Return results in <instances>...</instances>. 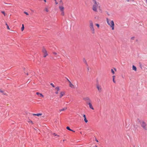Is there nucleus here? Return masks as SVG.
<instances>
[{
	"mask_svg": "<svg viewBox=\"0 0 147 147\" xmlns=\"http://www.w3.org/2000/svg\"><path fill=\"white\" fill-rule=\"evenodd\" d=\"M50 85L52 86L53 87H55L53 83H51Z\"/></svg>",
	"mask_w": 147,
	"mask_h": 147,
	"instance_id": "28",
	"label": "nucleus"
},
{
	"mask_svg": "<svg viewBox=\"0 0 147 147\" xmlns=\"http://www.w3.org/2000/svg\"><path fill=\"white\" fill-rule=\"evenodd\" d=\"M83 99L86 101V104L92 102L91 100L88 97H85L83 98Z\"/></svg>",
	"mask_w": 147,
	"mask_h": 147,
	"instance_id": "7",
	"label": "nucleus"
},
{
	"mask_svg": "<svg viewBox=\"0 0 147 147\" xmlns=\"http://www.w3.org/2000/svg\"><path fill=\"white\" fill-rule=\"evenodd\" d=\"M112 77H113V82L114 83H116V81L115 80V76L114 75V76H113Z\"/></svg>",
	"mask_w": 147,
	"mask_h": 147,
	"instance_id": "15",
	"label": "nucleus"
},
{
	"mask_svg": "<svg viewBox=\"0 0 147 147\" xmlns=\"http://www.w3.org/2000/svg\"><path fill=\"white\" fill-rule=\"evenodd\" d=\"M96 25L98 28H99L100 26L98 24H96Z\"/></svg>",
	"mask_w": 147,
	"mask_h": 147,
	"instance_id": "29",
	"label": "nucleus"
},
{
	"mask_svg": "<svg viewBox=\"0 0 147 147\" xmlns=\"http://www.w3.org/2000/svg\"><path fill=\"white\" fill-rule=\"evenodd\" d=\"M95 140H96V142H98V140L97 139H95Z\"/></svg>",
	"mask_w": 147,
	"mask_h": 147,
	"instance_id": "35",
	"label": "nucleus"
},
{
	"mask_svg": "<svg viewBox=\"0 0 147 147\" xmlns=\"http://www.w3.org/2000/svg\"><path fill=\"white\" fill-rule=\"evenodd\" d=\"M53 54L55 55H57V53L56 52H53Z\"/></svg>",
	"mask_w": 147,
	"mask_h": 147,
	"instance_id": "30",
	"label": "nucleus"
},
{
	"mask_svg": "<svg viewBox=\"0 0 147 147\" xmlns=\"http://www.w3.org/2000/svg\"><path fill=\"white\" fill-rule=\"evenodd\" d=\"M32 115L34 116H39L42 115V113H37V114H33Z\"/></svg>",
	"mask_w": 147,
	"mask_h": 147,
	"instance_id": "12",
	"label": "nucleus"
},
{
	"mask_svg": "<svg viewBox=\"0 0 147 147\" xmlns=\"http://www.w3.org/2000/svg\"><path fill=\"white\" fill-rule=\"evenodd\" d=\"M22 27L21 28V30L22 31H23L24 29V25L23 24H22Z\"/></svg>",
	"mask_w": 147,
	"mask_h": 147,
	"instance_id": "19",
	"label": "nucleus"
},
{
	"mask_svg": "<svg viewBox=\"0 0 147 147\" xmlns=\"http://www.w3.org/2000/svg\"><path fill=\"white\" fill-rule=\"evenodd\" d=\"M55 1V4H56L57 5L58 4V3L56 1Z\"/></svg>",
	"mask_w": 147,
	"mask_h": 147,
	"instance_id": "36",
	"label": "nucleus"
},
{
	"mask_svg": "<svg viewBox=\"0 0 147 147\" xmlns=\"http://www.w3.org/2000/svg\"><path fill=\"white\" fill-rule=\"evenodd\" d=\"M28 122H30L32 123H33V122L31 120H29V121H28Z\"/></svg>",
	"mask_w": 147,
	"mask_h": 147,
	"instance_id": "31",
	"label": "nucleus"
},
{
	"mask_svg": "<svg viewBox=\"0 0 147 147\" xmlns=\"http://www.w3.org/2000/svg\"><path fill=\"white\" fill-rule=\"evenodd\" d=\"M67 80L69 82V81H69V80L67 78Z\"/></svg>",
	"mask_w": 147,
	"mask_h": 147,
	"instance_id": "37",
	"label": "nucleus"
},
{
	"mask_svg": "<svg viewBox=\"0 0 147 147\" xmlns=\"http://www.w3.org/2000/svg\"><path fill=\"white\" fill-rule=\"evenodd\" d=\"M107 22L108 25L111 28L112 30H113L115 29V24L113 20H111L108 18H106Z\"/></svg>",
	"mask_w": 147,
	"mask_h": 147,
	"instance_id": "2",
	"label": "nucleus"
},
{
	"mask_svg": "<svg viewBox=\"0 0 147 147\" xmlns=\"http://www.w3.org/2000/svg\"><path fill=\"white\" fill-rule=\"evenodd\" d=\"M24 13H25V14L26 15H28H28H29L28 13L27 12H26L25 11V12H24Z\"/></svg>",
	"mask_w": 147,
	"mask_h": 147,
	"instance_id": "27",
	"label": "nucleus"
},
{
	"mask_svg": "<svg viewBox=\"0 0 147 147\" xmlns=\"http://www.w3.org/2000/svg\"><path fill=\"white\" fill-rule=\"evenodd\" d=\"M131 0H126L127 1V2H129L130 1H131ZM132 1H134V0H132Z\"/></svg>",
	"mask_w": 147,
	"mask_h": 147,
	"instance_id": "32",
	"label": "nucleus"
},
{
	"mask_svg": "<svg viewBox=\"0 0 147 147\" xmlns=\"http://www.w3.org/2000/svg\"><path fill=\"white\" fill-rule=\"evenodd\" d=\"M132 69L135 71H136L137 69L136 67L134 65L132 66Z\"/></svg>",
	"mask_w": 147,
	"mask_h": 147,
	"instance_id": "16",
	"label": "nucleus"
},
{
	"mask_svg": "<svg viewBox=\"0 0 147 147\" xmlns=\"http://www.w3.org/2000/svg\"><path fill=\"white\" fill-rule=\"evenodd\" d=\"M59 8L61 12V15L62 16H64L65 15L64 7L63 6H59Z\"/></svg>",
	"mask_w": 147,
	"mask_h": 147,
	"instance_id": "5",
	"label": "nucleus"
},
{
	"mask_svg": "<svg viewBox=\"0 0 147 147\" xmlns=\"http://www.w3.org/2000/svg\"><path fill=\"white\" fill-rule=\"evenodd\" d=\"M45 10L47 12H48L49 11V10H48V8L47 7H46L45 8Z\"/></svg>",
	"mask_w": 147,
	"mask_h": 147,
	"instance_id": "24",
	"label": "nucleus"
},
{
	"mask_svg": "<svg viewBox=\"0 0 147 147\" xmlns=\"http://www.w3.org/2000/svg\"><path fill=\"white\" fill-rule=\"evenodd\" d=\"M6 26H7V29H8V30H10V28H9L8 25V24H7V23H6V24H5Z\"/></svg>",
	"mask_w": 147,
	"mask_h": 147,
	"instance_id": "22",
	"label": "nucleus"
},
{
	"mask_svg": "<svg viewBox=\"0 0 147 147\" xmlns=\"http://www.w3.org/2000/svg\"><path fill=\"white\" fill-rule=\"evenodd\" d=\"M27 75H28V73H27Z\"/></svg>",
	"mask_w": 147,
	"mask_h": 147,
	"instance_id": "45",
	"label": "nucleus"
},
{
	"mask_svg": "<svg viewBox=\"0 0 147 147\" xmlns=\"http://www.w3.org/2000/svg\"><path fill=\"white\" fill-rule=\"evenodd\" d=\"M60 3H62V1L61 0H60Z\"/></svg>",
	"mask_w": 147,
	"mask_h": 147,
	"instance_id": "40",
	"label": "nucleus"
},
{
	"mask_svg": "<svg viewBox=\"0 0 147 147\" xmlns=\"http://www.w3.org/2000/svg\"><path fill=\"white\" fill-rule=\"evenodd\" d=\"M65 94V92L63 91H61L60 92V96L59 98H61V97L63 96Z\"/></svg>",
	"mask_w": 147,
	"mask_h": 147,
	"instance_id": "11",
	"label": "nucleus"
},
{
	"mask_svg": "<svg viewBox=\"0 0 147 147\" xmlns=\"http://www.w3.org/2000/svg\"><path fill=\"white\" fill-rule=\"evenodd\" d=\"M96 88L98 91L99 92H101L102 91V88L99 85H97L96 86Z\"/></svg>",
	"mask_w": 147,
	"mask_h": 147,
	"instance_id": "8",
	"label": "nucleus"
},
{
	"mask_svg": "<svg viewBox=\"0 0 147 147\" xmlns=\"http://www.w3.org/2000/svg\"><path fill=\"white\" fill-rule=\"evenodd\" d=\"M89 22V27L90 30L92 34H94L95 33V30L94 28L93 22L92 21H90Z\"/></svg>",
	"mask_w": 147,
	"mask_h": 147,
	"instance_id": "4",
	"label": "nucleus"
},
{
	"mask_svg": "<svg viewBox=\"0 0 147 147\" xmlns=\"http://www.w3.org/2000/svg\"><path fill=\"white\" fill-rule=\"evenodd\" d=\"M55 89L57 90V91H59L60 90L59 87V86H57L55 88Z\"/></svg>",
	"mask_w": 147,
	"mask_h": 147,
	"instance_id": "20",
	"label": "nucleus"
},
{
	"mask_svg": "<svg viewBox=\"0 0 147 147\" xmlns=\"http://www.w3.org/2000/svg\"><path fill=\"white\" fill-rule=\"evenodd\" d=\"M93 1L94 4L93 5L92 9L94 11L97 12L98 8H100V5L99 3L96 0H93Z\"/></svg>",
	"mask_w": 147,
	"mask_h": 147,
	"instance_id": "1",
	"label": "nucleus"
},
{
	"mask_svg": "<svg viewBox=\"0 0 147 147\" xmlns=\"http://www.w3.org/2000/svg\"><path fill=\"white\" fill-rule=\"evenodd\" d=\"M58 91H57V92H55V93L56 94H57L58 93Z\"/></svg>",
	"mask_w": 147,
	"mask_h": 147,
	"instance_id": "34",
	"label": "nucleus"
},
{
	"mask_svg": "<svg viewBox=\"0 0 147 147\" xmlns=\"http://www.w3.org/2000/svg\"><path fill=\"white\" fill-rule=\"evenodd\" d=\"M55 1H56V0H54Z\"/></svg>",
	"mask_w": 147,
	"mask_h": 147,
	"instance_id": "44",
	"label": "nucleus"
},
{
	"mask_svg": "<svg viewBox=\"0 0 147 147\" xmlns=\"http://www.w3.org/2000/svg\"><path fill=\"white\" fill-rule=\"evenodd\" d=\"M83 117H84V120L85 121V122L86 123H87L88 122V120L86 119V115H83Z\"/></svg>",
	"mask_w": 147,
	"mask_h": 147,
	"instance_id": "13",
	"label": "nucleus"
},
{
	"mask_svg": "<svg viewBox=\"0 0 147 147\" xmlns=\"http://www.w3.org/2000/svg\"><path fill=\"white\" fill-rule=\"evenodd\" d=\"M45 2H46V0H43Z\"/></svg>",
	"mask_w": 147,
	"mask_h": 147,
	"instance_id": "41",
	"label": "nucleus"
},
{
	"mask_svg": "<svg viewBox=\"0 0 147 147\" xmlns=\"http://www.w3.org/2000/svg\"><path fill=\"white\" fill-rule=\"evenodd\" d=\"M53 135L54 136H57V134H55V133H53Z\"/></svg>",
	"mask_w": 147,
	"mask_h": 147,
	"instance_id": "33",
	"label": "nucleus"
},
{
	"mask_svg": "<svg viewBox=\"0 0 147 147\" xmlns=\"http://www.w3.org/2000/svg\"><path fill=\"white\" fill-rule=\"evenodd\" d=\"M69 86L73 89H74L75 88V87L72 84L70 81H69Z\"/></svg>",
	"mask_w": 147,
	"mask_h": 147,
	"instance_id": "10",
	"label": "nucleus"
},
{
	"mask_svg": "<svg viewBox=\"0 0 147 147\" xmlns=\"http://www.w3.org/2000/svg\"><path fill=\"white\" fill-rule=\"evenodd\" d=\"M56 136L57 137H59V135H57V136Z\"/></svg>",
	"mask_w": 147,
	"mask_h": 147,
	"instance_id": "39",
	"label": "nucleus"
},
{
	"mask_svg": "<svg viewBox=\"0 0 147 147\" xmlns=\"http://www.w3.org/2000/svg\"><path fill=\"white\" fill-rule=\"evenodd\" d=\"M87 104L89 105V107L90 109L93 110L94 109V108H93L92 106V102H89L87 103Z\"/></svg>",
	"mask_w": 147,
	"mask_h": 147,
	"instance_id": "9",
	"label": "nucleus"
},
{
	"mask_svg": "<svg viewBox=\"0 0 147 147\" xmlns=\"http://www.w3.org/2000/svg\"><path fill=\"white\" fill-rule=\"evenodd\" d=\"M66 129H68V130H69V131H73V132H74L75 131H74L73 130H72V129H71L69 127H68V126H67V127H66Z\"/></svg>",
	"mask_w": 147,
	"mask_h": 147,
	"instance_id": "18",
	"label": "nucleus"
},
{
	"mask_svg": "<svg viewBox=\"0 0 147 147\" xmlns=\"http://www.w3.org/2000/svg\"><path fill=\"white\" fill-rule=\"evenodd\" d=\"M36 94H37V95H40V96H41L42 97H44L43 95L42 94L40 93L39 92H36Z\"/></svg>",
	"mask_w": 147,
	"mask_h": 147,
	"instance_id": "17",
	"label": "nucleus"
},
{
	"mask_svg": "<svg viewBox=\"0 0 147 147\" xmlns=\"http://www.w3.org/2000/svg\"><path fill=\"white\" fill-rule=\"evenodd\" d=\"M65 141V139H63V141Z\"/></svg>",
	"mask_w": 147,
	"mask_h": 147,
	"instance_id": "42",
	"label": "nucleus"
},
{
	"mask_svg": "<svg viewBox=\"0 0 147 147\" xmlns=\"http://www.w3.org/2000/svg\"><path fill=\"white\" fill-rule=\"evenodd\" d=\"M140 68H141V69H142V64L141 63H140Z\"/></svg>",
	"mask_w": 147,
	"mask_h": 147,
	"instance_id": "26",
	"label": "nucleus"
},
{
	"mask_svg": "<svg viewBox=\"0 0 147 147\" xmlns=\"http://www.w3.org/2000/svg\"><path fill=\"white\" fill-rule=\"evenodd\" d=\"M114 69L115 70V71H116V69L115 68H114Z\"/></svg>",
	"mask_w": 147,
	"mask_h": 147,
	"instance_id": "38",
	"label": "nucleus"
},
{
	"mask_svg": "<svg viewBox=\"0 0 147 147\" xmlns=\"http://www.w3.org/2000/svg\"><path fill=\"white\" fill-rule=\"evenodd\" d=\"M0 92L1 93H3V94L4 95H5L6 94L5 93H4L3 91L2 90H1L0 89Z\"/></svg>",
	"mask_w": 147,
	"mask_h": 147,
	"instance_id": "21",
	"label": "nucleus"
},
{
	"mask_svg": "<svg viewBox=\"0 0 147 147\" xmlns=\"http://www.w3.org/2000/svg\"><path fill=\"white\" fill-rule=\"evenodd\" d=\"M42 51L44 54L43 57H46L48 55L47 51L44 47H43Z\"/></svg>",
	"mask_w": 147,
	"mask_h": 147,
	"instance_id": "6",
	"label": "nucleus"
},
{
	"mask_svg": "<svg viewBox=\"0 0 147 147\" xmlns=\"http://www.w3.org/2000/svg\"><path fill=\"white\" fill-rule=\"evenodd\" d=\"M36 131H38V130L36 129Z\"/></svg>",
	"mask_w": 147,
	"mask_h": 147,
	"instance_id": "43",
	"label": "nucleus"
},
{
	"mask_svg": "<svg viewBox=\"0 0 147 147\" xmlns=\"http://www.w3.org/2000/svg\"><path fill=\"white\" fill-rule=\"evenodd\" d=\"M67 109V108L66 107H64L62 109H60L59 110V111L60 112H61L63 111H64L66 110Z\"/></svg>",
	"mask_w": 147,
	"mask_h": 147,
	"instance_id": "14",
	"label": "nucleus"
},
{
	"mask_svg": "<svg viewBox=\"0 0 147 147\" xmlns=\"http://www.w3.org/2000/svg\"><path fill=\"white\" fill-rule=\"evenodd\" d=\"M1 12L3 14H4V16H5L6 15V14L5 13V12L4 11H1Z\"/></svg>",
	"mask_w": 147,
	"mask_h": 147,
	"instance_id": "25",
	"label": "nucleus"
},
{
	"mask_svg": "<svg viewBox=\"0 0 147 147\" xmlns=\"http://www.w3.org/2000/svg\"><path fill=\"white\" fill-rule=\"evenodd\" d=\"M141 126L145 130H147V125L146 123L144 121H141L140 123Z\"/></svg>",
	"mask_w": 147,
	"mask_h": 147,
	"instance_id": "3",
	"label": "nucleus"
},
{
	"mask_svg": "<svg viewBox=\"0 0 147 147\" xmlns=\"http://www.w3.org/2000/svg\"><path fill=\"white\" fill-rule=\"evenodd\" d=\"M111 72L113 74H115V72L113 69H111Z\"/></svg>",
	"mask_w": 147,
	"mask_h": 147,
	"instance_id": "23",
	"label": "nucleus"
}]
</instances>
